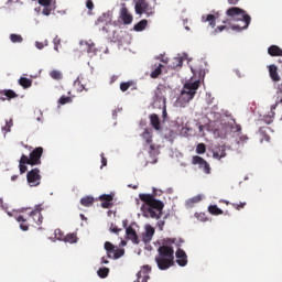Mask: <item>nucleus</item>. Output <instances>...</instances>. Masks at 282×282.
Instances as JSON below:
<instances>
[{
    "instance_id": "nucleus-1",
    "label": "nucleus",
    "mask_w": 282,
    "mask_h": 282,
    "mask_svg": "<svg viewBox=\"0 0 282 282\" xmlns=\"http://www.w3.org/2000/svg\"><path fill=\"white\" fill-rule=\"evenodd\" d=\"M139 198L143 202L141 210L144 217L161 219L165 207L164 202L156 199L154 195L148 193H140Z\"/></svg>"
},
{
    "instance_id": "nucleus-2",
    "label": "nucleus",
    "mask_w": 282,
    "mask_h": 282,
    "mask_svg": "<svg viewBox=\"0 0 282 282\" xmlns=\"http://www.w3.org/2000/svg\"><path fill=\"white\" fill-rule=\"evenodd\" d=\"M227 17L234 19V21H240L242 24H234L232 30H247L251 23V15L246 13L245 9L240 7H229L226 11Z\"/></svg>"
},
{
    "instance_id": "nucleus-3",
    "label": "nucleus",
    "mask_w": 282,
    "mask_h": 282,
    "mask_svg": "<svg viewBox=\"0 0 282 282\" xmlns=\"http://www.w3.org/2000/svg\"><path fill=\"white\" fill-rule=\"evenodd\" d=\"M200 87V80L185 83L176 102L180 107H186L193 100Z\"/></svg>"
},
{
    "instance_id": "nucleus-4",
    "label": "nucleus",
    "mask_w": 282,
    "mask_h": 282,
    "mask_svg": "<svg viewBox=\"0 0 282 282\" xmlns=\"http://www.w3.org/2000/svg\"><path fill=\"white\" fill-rule=\"evenodd\" d=\"M135 14H147V17H153L155 9L150 4L149 0H137L134 4Z\"/></svg>"
},
{
    "instance_id": "nucleus-5",
    "label": "nucleus",
    "mask_w": 282,
    "mask_h": 282,
    "mask_svg": "<svg viewBox=\"0 0 282 282\" xmlns=\"http://www.w3.org/2000/svg\"><path fill=\"white\" fill-rule=\"evenodd\" d=\"M166 91H167V87L165 85H158L154 91V97H153L154 107H158L159 109H162V107H165Z\"/></svg>"
},
{
    "instance_id": "nucleus-6",
    "label": "nucleus",
    "mask_w": 282,
    "mask_h": 282,
    "mask_svg": "<svg viewBox=\"0 0 282 282\" xmlns=\"http://www.w3.org/2000/svg\"><path fill=\"white\" fill-rule=\"evenodd\" d=\"M28 183L30 186H40L42 181V175L40 169H32L26 175Z\"/></svg>"
},
{
    "instance_id": "nucleus-7",
    "label": "nucleus",
    "mask_w": 282,
    "mask_h": 282,
    "mask_svg": "<svg viewBox=\"0 0 282 282\" xmlns=\"http://www.w3.org/2000/svg\"><path fill=\"white\" fill-rule=\"evenodd\" d=\"M192 164L198 165V169L203 170L204 173H206V175H210L212 166H210V164H208V162L206 160H204V158H202L199 155H194L192 158Z\"/></svg>"
},
{
    "instance_id": "nucleus-8",
    "label": "nucleus",
    "mask_w": 282,
    "mask_h": 282,
    "mask_svg": "<svg viewBox=\"0 0 282 282\" xmlns=\"http://www.w3.org/2000/svg\"><path fill=\"white\" fill-rule=\"evenodd\" d=\"M44 149L42 147H37L34 151H31L30 159H31V166H36L42 164L41 158L43 155Z\"/></svg>"
},
{
    "instance_id": "nucleus-9",
    "label": "nucleus",
    "mask_w": 282,
    "mask_h": 282,
    "mask_svg": "<svg viewBox=\"0 0 282 282\" xmlns=\"http://www.w3.org/2000/svg\"><path fill=\"white\" fill-rule=\"evenodd\" d=\"M120 20L122 21V23H124V25H131V23H133V15L132 13H130L126 4H122L120 9Z\"/></svg>"
},
{
    "instance_id": "nucleus-10",
    "label": "nucleus",
    "mask_w": 282,
    "mask_h": 282,
    "mask_svg": "<svg viewBox=\"0 0 282 282\" xmlns=\"http://www.w3.org/2000/svg\"><path fill=\"white\" fill-rule=\"evenodd\" d=\"M32 220L35 224H37V226L43 224L42 206H36L34 210H31L29 215V221H32Z\"/></svg>"
},
{
    "instance_id": "nucleus-11",
    "label": "nucleus",
    "mask_w": 282,
    "mask_h": 282,
    "mask_svg": "<svg viewBox=\"0 0 282 282\" xmlns=\"http://www.w3.org/2000/svg\"><path fill=\"white\" fill-rule=\"evenodd\" d=\"M14 98H19V96L13 89H0V100L2 102H6V100H13Z\"/></svg>"
},
{
    "instance_id": "nucleus-12",
    "label": "nucleus",
    "mask_w": 282,
    "mask_h": 282,
    "mask_svg": "<svg viewBox=\"0 0 282 282\" xmlns=\"http://www.w3.org/2000/svg\"><path fill=\"white\" fill-rule=\"evenodd\" d=\"M155 235V228L153 226H147L145 231L142 232V241L148 246V243H151L153 237Z\"/></svg>"
},
{
    "instance_id": "nucleus-13",
    "label": "nucleus",
    "mask_w": 282,
    "mask_h": 282,
    "mask_svg": "<svg viewBox=\"0 0 282 282\" xmlns=\"http://www.w3.org/2000/svg\"><path fill=\"white\" fill-rule=\"evenodd\" d=\"M279 102H282V96L278 97V99L275 100V105H272L271 113L269 116H264L263 121L265 122V124H271L273 122L274 116H275V109Z\"/></svg>"
},
{
    "instance_id": "nucleus-14",
    "label": "nucleus",
    "mask_w": 282,
    "mask_h": 282,
    "mask_svg": "<svg viewBox=\"0 0 282 282\" xmlns=\"http://www.w3.org/2000/svg\"><path fill=\"white\" fill-rule=\"evenodd\" d=\"M164 65L162 63H154L151 65V78H159L163 74Z\"/></svg>"
},
{
    "instance_id": "nucleus-15",
    "label": "nucleus",
    "mask_w": 282,
    "mask_h": 282,
    "mask_svg": "<svg viewBox=\"0 0 282 282\" xmlns=\"http://www.w3.org/2000/svg\"><path fill=\"white\" fill-rule=\"evenodd\" d=\"M184 241L182 239H163L160 248H173V246L181 247Z\"/></svg>"
},
{
    "instance_id": "nucleus-16",
    "label": "nucleus",
    "mask_w": 282,
    "mask_h": 282,
    "mask_svg": "<svg viewBox=\"0 0 282 282\" xmlns=\"http://www.w3.org/2000/svg\"><path fill=\"white\" fill-rule=\"evenodd\" d=\"M126 235L133 243H140L141 239H139V235L132 226H128V228H126Z\"/></svg>"
},
{
    "instance_id": "nucleus-17",
    "label": "nucleus",
    "mask_w": 282,
    "mask_h": 282,
    "mask_svg": "<svg viewBox=\"0 0 282 282\" xmlns=\"http://www.w3.org/2000/svg\"><path fill=\"white\" fill-rule=\"evenodd\" d=\"M269 74H270V78L274 83H280L281 76H279V72H278L276 65H269Z\"/></svg>"
},
{
    "instance_id": "nucleus-18",
    "label": "nucleus",
    "mask_w": 282,
    "mask_h": 282,
    "mask_svg": "<svg viewBox=\"0 0 282 282\" xmlns=\"http://www.w3.org/2000/svg\"><path fill=\"white\" fill-rule=\"evenodd\" d=\"M99 199L101 200L102 208H110L113 202V195H100Z\"/></svg>"
},
{
    "instance_id": "nucleus-19",
    "label": "nucleus",
    "mask_w": 282,
    "mask_h": 282,
    "mask_svg": "<svg viewBox=\"0 0 282 282\" xmlns=\"http://www.w3.org/2000/svg\"><path fill=\"white\" fill-rule=\"evenodd\" d=\"M85 46L88 54H90L91 56H96L98 48L93 40H87V42H85Z\"/></svg>"
},
{
    "instance_id": "nucleus-20",
    "label": "nucleus",
    "mask_w": 282,
    "mask_h": 282,
    "mask_svg": "<svg viewBox=\"0 0 282 282\" xmlns=\"http://www.w3.org/2000/svg\"><path fill=\"white\" fill-rule=\"evenodd\" d=\"M39 3L43 6V14L44 17H50L52 9V0H39Z\"/></svg>"
},
{
    "instance_id": "nucleus-21",
    "label": "nucleus",
    "mask_w": 282,
    "mask_h": 282,
    "mask_svg": "<svg viewBox=\"0 0 282 282\" xmlns=\"http://www.w3.org/2000/svg\"><path fill=\"white\" fill-rule=\"evenodd\" d=\"M150 122L155 131H161V120L156 113H152V116H150Z\"/></svg>"
},
{
    "instance_id": "nucleus-22",
    "label": "nucleus",
    "mask_w": 282,
    "mask_h": 282,
    "mask_svg": "<svg viewBox=\"0 0 282 282\" xmlns=\"http://www.w3.org/2000/svg\"><path fill=\"white\" fill-rule=\"evenodd\" d=\"M268 54L270 56H282V48L278 44H271L268 48Z\"/></svg>"
},
{
    "instance_id": "nucleus-23",
    "label": "nucleus",
    "mask_w": 282,
    "mask_h": 282,
    "mask_svg": "<svg viewBox=\"0 0 282 282\" xmlns=\"http://www.w3.org/2000/svg\"><path fill=\"white\" fill-rule=\"evenodd\" d=\"M202 20L204 23H209L210 28H216V15H214V13L203 15Z\"/></svg>"
},
{
    "instance_id": "nucleus-24",
    "label": "nucleus",
    "mask_w": 282,
    "mask_h": 282,
    "mask_svg": "<svg viewBox=\"0 0 282 282\" xmlns=\"http://www.w3.org/2000/svg\"><path fill=\"white\" fill-rule=\"evenodd\" d=\"M147 28H148V20L143 18V20H140V22H137V24H134L133 30L134 32H143V30H147Z\"/></svg>"
},
{
    "instance_id": "nucleus-25",
    "label": "nucleus",
    "mask_w": 282,
    "mask_h": 282,
    "mask_svg": "<svg viewBox=\"0 0 282 282\" xmlns=\"http://www.w3.org/2000/svg\"><path fill=\"white\" fill-rule=\"evenodd\" d=\"M17 220L20 223L21 230H24V231L29 230L30 224L23 215H19L17 217Z\"/></svg>"
},
{
    "instance_id": "nucleus-26",
    "label": "nucleus",
    "mask_w": 282,
    "mask_h": 282,
    "mask_svg": "<svg viewBox=\"0 0 282 282\" xmlns=\"http://www.w3.org/2000/svg\"><path fill=\"white\" fill-rule=\"evenodd\" d=\"M226 155H227V153H226L225 147H219L213 153V158H215V160H221V158H226Z\"/></svg>"
},
{
    "instance_id": "nucleus-27",
    "label": "nucleus",
    "mask_w": 282,
    "mask_h": 282,
    "mask_svg": "<svg viewBox=\"0 0 282 282\" xmlns=\"http://www.w3.org/2000/svg\"><path fill=\"white\" fill-rule=\"evenodd\" d=\"M82 206L90 207L95 204V197H91L90 195H87L86 197H82L80 199Z\"/></svg>"
},
{
    "instance_id": "nucleus-28",
    "label": "nucleus",
    "mask_w": 282,
    "mask_h": 282,
    "mask_svg": "<svg viewBox=\"0 0 282 282\" xmlns=\"http://www.w3.org/2000/svg\"><path fill=\"white\" fill-rule=\"evenodd\" d=\"M271 129L269 127H261L259 129V133L262 137V140H265V142H270L271 138L268 133V131H270Z\"/></svg>"
},
{
    "instance_id": "nucleus-29",
    "label": "nucleus",
    "mask_w": 282,
    "mask_h": 282,
    "mask_svg": "<svg viewBox=\"0 0 282 282\" xmlns=\"http://www.w3.org/2000/svg\"><path fill=\"white\" fill-rule=\"evenodd\" d=\"M78 236L76 232H68V235H65V243H77Z\"/></svg>"
},
{
    "instance_id": "nucleus-30",
    "label": "nucleus",
    "mask_w": 282,
    "mask_h": 282,
    "mask_svg": "<svg viewBox=\"0 0 282 282\" xmlns=\"http://www.w3.org/2000/svg\"><path fill=\"white\" fill-rule=\"evenodd\" d=\"M19 85L23 87V89H30V87H32L33 85V80H31L30 78L21 77L19 80Z\"/></svg>"
},
{
    "instance_id": "nucleus-31",
    "label": "nucleus",
    "mask_w": 282,
    "mask_h": 282,
    "mask_svg": "<svg viewBox=\"0 0 282 282\" xmlns=\"http://www.w3.org/2000/svg\"><path fill=\"white\" fill-rule=\"evenodd\" d=\"M142 138L143 140H145V144L150 145L151 142H153L152 131H150L149 129H144Z\"/></svg>"
},
{
    "instance_id": "nucleus-32",
    "label": "nucleus",
    "mask_w": 282,
    "mask_h": 282,
    "mask_svg": "<svg viewBox=\"0 0 282 282\" xmlns=\"http://www.w3.org/2000/svg\"><path fill=\"white\" fill-rule=\"evenodd\" d=\"M208 213H210V215H224V210L218 208L216 204L208 206Z\"/></svg>"
},
{
    "instance_id": "nucleus-33",
    "label": "nucleus",
    "mask_w": 282,
    "mask_h": 282,
    "mask_svg": "<svg viewBox=\"0 0 282 282\" xmlns=\"http://www.w3.org/2000/svg\"><path fill=\"white\" fill-rule=\"evenodd\" d=\"M203 197L202 195H195V197H192L191 199H187L186 204L187 206H195V204H198L199 202H202Z\"/></svg>"
},
{
    "instance_id": "nucleus-34",
    "label": "nucleus",
    "mask_w": 282,
    "mask_h": 282,
    "mask_svg": "<svg viewBox=\"0 0 282 282\" xmlns=\"http://www.w3.org/2000/svg\"><path fill=\"white\" fill-rule=\"evenodd\" d=\"M54 236L59 241H65L66 242V235H65V232H63V230H61V228L55 229Z\"/></svg>"
},
{
    "instance_id": "nucleus-35",
    "label": "nucleus",
    "mask_w": 282,
    "mask_h": 282,
    "mask_svg": "<svg viewBox=\"0 0 282 282\" xmlns=\"http://www.w3.org/2000/svg\"><path fill=\"white\" fill-rule=\"evenodd\" d=\"M10 41L12 43H22L23 37H22V35H19V33H11L10 34Z\"/></svg>"
},
{
    "instance_id": "nucleus-36",
    "label": "nucleus",
    "mask_w": 282,
    "mask_h": 282,
    "mask_svg": "<svg viewBox=\"0 0 282 282\" xmlns=\"http://www.w3.org/2000/svg\"><path fill=\"white\" fill-rule=\"evenodd\" d=\"M51 78H53L54 80H62L63 78V74L62 72H58L56 69H54L53 72L50 73Z\"/></svg>"
},
{
    "instance_id": "nucleus-37",
    "label": "nucleus",
    "mask_w": 282,
    "mask_h": 282,
    "mask_svg": "<svg viewBox=\"0 0 282 282\" xmlns=\"http://www.w3.org/2000/svg\"><path fill=\"white\" fill-rule=\"evenodd\" d=\"M196 153H198L199 156L206 153V144L204 143L197 144Z\"/></svg>"
},
{
    "instance_id": "nucleus-38",
    "label": "nucleus",
    "mask_w": 282,
    "mask_h": 282,
    "mask_svg": "<svg viewBox=\"0 0 282 282\" xmlns=\"http://www.w3.org/2000/svg\"><path fill=\"white\" fill-rule=\"evenodd\" d=\"M195 217L199 221H208V217L206 216V213H195Z\"/></svg>"
},
{
    "instance_id": "nucleus-39",
    "label": "nucleus",
    "mask_w": 282,
    "mask_h": 282,
    "mask_svg": "<svg viewBox=\"0 0 282 282\" xmlns=\"http://www.w3.org/2000/svg\"><path fill=\"white\" fill-rule=\"evenodd\" d=\"M12 127H13V120L12 119L7 120L6 127H3V131L9 133L11 131Z\"/></svg>"
},
{
    "instance_id": "nucleus-40",
    "label": "nucleus",
    "mask_w": 282,
    "mask_h": 282,
    "mask_svg": "<svg viewBox=\"0 0 282 282\" xmlns=\"http://www.w3.org/2000/svg\"><path fill=\"white\" fill-rule=\"evenodd\" d=\"M68 102H72V98L69 96H62L59 98V105H67Z\"/></svg>"
},
{
    "instance_id": "nucleus-41",
    "label": "nucleus",
    "mask_w": 282,
    "mask_h": 282,
    "mask_svg": "<svg viewBox=\"0 0 282 282\" xmlns=\"http://www.w3.org/2000/svg\"><path fill=\"white\" fill-rule=\"evenodd\" d=\"M131 87V83H121L120 84V90L121 91H128Z\"/></svg>"
},
{
    "instance_id": "nucleus-42",
    "label": "nucleus",
    "mask_w": 282,
    "mask_h": 282,
    "mask_svg": "<svg viewBox=\"0 0 282 282\" xmlns=\"http://www.w3.org/2000/svg\"><path fill=\"white\" fill-rule=\"evenodd\" d=\"M19 169H20L21 174L26 173V171H28V166H25L24 162H22V156L20 160Z\"/></svg>"
},
{
    "instance_id": "nucleus-43",
    "label": "nucleus",
    "mask_w": 282,
    "mask_h": 282,
    "mask_svg": "<svg viewBox=\"0 0 282 282\" xmlns=\"http://www.w3.org/2000/svg\"><path fill=\"white\" fill-rule=\"evenodd\" d=\"M247 206V202H240V204H232V207L237 210H241V208H245Z\"/></svg>"
},
{
    "instance_id": "nucleus-44",
    "label": "nucleus",
    "mask_w": 282,
    "mask_h": 282,
    "mask_svg": "<svg viewBox=\"0 0 282 282\" xmlns=\"http://www.w3.org/2000/svg\"><path fill=\"white\" fill-rule=\"evenodd\" d=\"M86 8L89 10V12H93L95 4L93 0H86Z\"/></svg>"
},
{
    "instance_id": "nucleus-45",
    "label": "nucleus",
    "mask_w": 282,
    "mask_h": 282,
    "mask_svg": "<svg viewBox=\"0 0 282 282\" xmlns=\"http://www.w3.org/2000/svg\"><path fill=\"white\" fill-rule=\"evenodd\" d=\"M75 87H77V89H78L79 91H84V89H86V87L80 84L79 78H77V80H75Z\"/></svg>"
},
{
    "instance_id": "nucleus-46",
    "label": "nucleus",
    "mask_w": 282,
    "mask_h": 282,
    "mask_svg": "<svg viewBox=\"0 0 282 282\" xmlns=\"http://www.w3.org/2000/svg\"><path fill=\"white\" fill-rule=\"evenodd\" d=\"M22 162L23 164L26 166V164H30L31 165V154L30 156L28 158V155H22Z\"/></svg>"
},
{
    "instance_id": "nucleus-47",
    "label": "nucleus",
    "mask_w": 282,
    "mask_h": 282,
    "mask_svg": "<svg viewBox=\"0 0 282 282\" xmlns=\"http://www.w3.org/2000/svg\"><path fill=\"white\" fill-rule=\"evenodd\" d=\"M155 151H156L155 144H153V142H150V144H149V153H150V155H153L155 153Z\"/></svg>"
},
{
    "instance_id": "nucleus-48",
    "label": "nucleus",
    "mask_w": 282,
    "mask_h": 282,
    "mask_svg": "<svg viewBox=\"0 0 282 282\" xmlns=\"http://www.w3.org/2000/svg\"><path fill=\"white\" fill-rule=\"evenodd\" d=\"M109 229L111 232H116V234H118L122 230L121 228H118V226H115L113 224H111Z\"/></svg>"
},
{
    "instance_id": "nucleus-49",
    "label": "nucleus",
    "mask_w": 282,
    "mask_h": 282,
    "mask_svg": "<svg viewBox=\"0 0 282 282\" xmlns=\"http://www.w3.org/2000/svg\"><path fill=\"white\" fill-rule=\"evenodd\" d=\"M54 50H55V52H58V45H61V37H55V40H54Z\"/></svg>"
},
{
    "instance_id": "nucleus-50",
    "label": "nucleus",
    "mask_w": 282,
    "mask_h": 282,
    "mask_svg": "<svg viewBox=\"0 0 282 282\" xmlns=\"http://www.w3.org/2000/svg\"><path fill=\"white\" fill-rule=\"evenodd\" d=\"M163 109V119L166 120V117H167V111H166V97H165V105L164 107H162Z\"/></svg>"
},
{
    "instance_id": "nucleus-51",
    "label": "nucleus",
    "mask_w": 282,
    "mask_h": 282,
    "mask_svg": "<svg viewBox=\"0 0 282 282\" xmlns=\"http://www.w3.org/2000/svg\"><path fill=\"white\" fill-rule=\"evenodd\" d=\"M224 30H226V24H220L217 26V29H215V32H224Z\"/></svg>"
},
{
    "instance_id": "nucleus-52",
    "label": "nucleus",
    "mask_w": 282,
    "mask_h": 282,
    "mask_svg": "<svg viewBox=\"0 0 282 282\" xmlns=\"http://www.w3.org/2000/svg\"><path fill=\"white\" fill-rule=\"evenodd\" d=\"M101 164H102V166H107V164H108V160H107V158H105L104 153H101Z\"/></svg>"
},
{
    "instance_id": "nucleus-53",
    "label": "nucleus",
    "mask_w": 282,
    "mask_h": 282,
    "mask_svg": "<svg viewBox=\"0 0 282 282\" xmlns=\"http://www.w3.org/2000/svg\"><path fill=\"white\" fill-rule=\"evenodd\" d=\"M104 248H115V246L110 241H106Z\"/></svg>"
},
{
    "instance_id": "nucleus-54",
    "label": "nucleus",
    "mask_w": 282,
    "mask_h": 282,
    "mask_svg": "<svg viewBox=\"0 0 282 282\" xmlns=\"http://www.w3.org/2000/svg\"><path fill=\"white\" fill-rule=\"evenodd\" d=\"M36 47H37V50H43V47H44L43 42H36Z\"/></svg>"
},
{
    "instance_id": "nucleus-55",
    "label": "nucleus",
    "mask_w": 282,
    "mask_h": 282,
    "mask_svg": "<svg viewBox=\"0 0 282 282\" xmlns=\"http://www.w3.org/2000/svg\"><path fill=\"white\" fill-rule=\"evenodd\" d=\"M228 2H229L230 4H237V2H239V0H228Z\"/></svg>"
},
{
    "instance_id": "nucleus-56",
    "label": "nucleus",
    "mask_w": 282,
    "mask_h": 282,
    "mask_svg": "<svg viewBox=\"0 0 282 282\" xmlns=\"http://www.w3.org/2000/svg\"><path fill=\"white\" fill-rule=\"evenodd\" d=\"M165 225V221H159V226L161 229H163V226Z\"/></svg>"
},
{
    "instance_id": "nucleus-57",
    "label": "nucleus",
    "mask_w": 282,
    "mask_h": 282,
    "mask_svg": "<svg viewBox=\"0 0 282 282\" xmlns=\"http://www.w3.org/2000/svg\"><path fill=\"white\" fill-rule=\"evenodd\" d=\"M19 175H12L11 180L12 182H15V180H18Z\"/></svg>"
},
{
    "instance_id": "nucleus-58",
    "label": "nucleus",
    "mask_w": 282,
    "mask_h": 282,
    "mask_svg": "<svg viewBox=\"0 0 282 282\" xmlns=\"http://www.w3.org/2000/svg\"><path fill=\"white\" fill-rule=\"evenodd\" d=\"M80 218H82L83 220L87 221V217H86L84 214L80 215Z\"/></svg>"
},
{
    "instance_id": "nucleus-59",
    "label": "nucleus",
    "mask_w": 282,
    "mask_h": 282,
    "mask_svg": "<svg viewBox=\"0 0 282 282\" xmlns=\"http://www.w3.org/2000/svg\"><path fill=\"white\" fill-rule=\"evenodd\" d=\"M241 141L248 140L247 135H241L240 138Z\"/></svg>"
},
{
    "instance_id": "nucleus-60",
    "label": "nucleus",
    "mask_w": 282,
    "mask_h": 282,
    "mask_svg": "<svg viewBox=\"0 0 282 282\" xmlns=\"http://www.w3.org/2000/svg\"><path fill=\"white\" fill-rule=\"evenodd\" d=\"M236 131H241L240 124H238V126L236 127Z\"/></svg>"
},
{
    "instance_id": "nucleus-61",
    "label": "nucleus",
    "mask_w": 282,
    "mask_h": 282,
    "mask_svg": "<svg viewBox=\"0 0 282 282\" xmlns=\"http://www.w3.org/2000/svg\"><path fill=\"white\" fill-rule=\"evenodd\" d=\"M121 246H127V241L121 240Z\"/></svg>"
},
{
    "instance_id": "nucleus-62",
    "label": "nucleus",
    "mask_w": 282,
    "mask_h": 282,
    "mask_svg": "<svg viewBox=\"0 0 282 282\" xmlns=\"http://www.w3.org/2000/svg\"><path fill=\"white\" fill-rule=\"evenodd\" d=\"M178 65H181V66H182V65H183V61H178Z\"/></svg>"
},
{
    "instance_id": "nucleus-63",
    "label": "nucleus",
    "mask_w": 282,
    "mask_h": 282,
    "mask_svg": "<svg viewBox=\"0 0 282 282\" xmlns=\"http://www.w3.org/2000/svg\"><path fill=\"white\" fill-rule=\"evenodd\" d=\"M133 188H135V189H137V188H138V186H133Z\"/></svg>"
},
{
    "instance_id": "nucleus-64",
    "label": "nucleus",
    "mask_w": 282,
    "mask_h": 282,
    "mask_svg": "<svg viewBox=\"0 0 282 282\" xmlns=\"http://www.w3.org/2000/svg\"><path fill=\"white\" fill-rule=\"evenodd\" d=\"M280 94H282V89H280Z\"/></svg>"
}]
</instances>
